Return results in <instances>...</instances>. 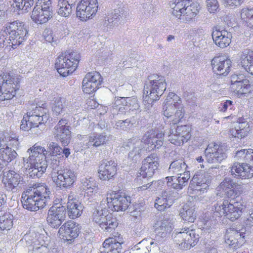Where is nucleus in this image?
Listing matches in <instances>:
<instances>
[{
    "instance_id": "25",
    "label": "nucleus",
    "mask_w": 253,
    "mask_h": 253,
    "mask_svg": "<svg viewBox=\"0 0 253 253\" xmlns=\"http://www.w3.org/2000/svg\"><path fill=\"white\" fill-rule=\"evenodd\" d=\"M179 197V194L175 190L165 191L156 199L155 207L159 211H164L169 208Z\"/></svg>"
},
{
    "instance_id": "14",
    "label": "nucleus",
    "mask_w": 253,
    "mask_h": 253,
    "mask_svg": "<svg viewBox=\"0 0 253 253\" xmlns=\"http://www.w3.org/2000/svg\"><path fill=\"white\" fill-rule=\"evenodd\" d=\"M212 177L211 173L209 172H197L190 181L188 192L197 196L204 193L209 186Z\"/></svg>"
},
{
    "instance_id": "15",
    "label": "nucleus",
    "mask_w": 253,
    "mask_h": 253,
    "mask_svg": "<svg viewBox=\"0 0 253 253\" xmlns=\"http://www.w3.org/2000/svg\"><path fill=\"white\" fill-rule=\"evenodd\" d=\"M130 197L127 196L122 192H112L107 195L106 199L102 200L106 208L110 209L112 211H125L128 206Z\"/></svg>"
},
{
    "instance_id": "42",
    "label": "nucleus",
    "mask_w": 253,
    "mask_h": 253,
    "mask_svg": "<svg viewBox=\"0 0 253 253\" xmlns=\"http://www.w3.org/2000/svg\"><path fill=\"white\" fill-rule=\"evenodd\" d=\"M109 137L104 133H92L88 136V145L99 147L103 145L109 140Z\"/></svg>"
},
{
    "instance_id": "27",
    "label": "nucleus",
    "mask_w": 253,
    "mask_h": 253,
    "mask_svg": "<svg viewBox=\"0 0 253 253\" xmlns=\"http://www.w3.org/2000/svg\"><path fill=\"white\" fill-rule=\"evenodd\" d=\"M231 173L234 177L251 178L253 176V166L245 163H235L231 167Z\"/></svg>"
},
{
    "instance_id": "64",
    "label": "nucleus",
    "mask_w": 253,
    "mask_h": 253,
    "mask_svg": "<svg viewBox=\"0 0 253 253\" xmlns=\"http://www.w3.org/2000/svg\"><path fill=\"white\" fill-rule=\"evenodd\" d=\"M233 108V102L231 100H226L223 103L221 104V107L219 108L222 112H226L228 109L231 110Z\"/></svg>"
},
{
    "instance_id": "52",
    "label": "nucleus",
    "mask_w": 253,
    "mask_h": 253,
    "mask_svg": "<svg viewBox=\"0 0 253 253\" xmlns=\"http://www.w3.org/2000/svg\"><path fill=\"white\" fill-rule=\"evenodd\" d=\"M112 12L116 19H118L121 25L124 24L126 22L129 15L128 9L124 7L115 9Z\"/></svg>"
},
{
    "instance_id": "21",
    "label": "nucleus",
    "mask_w": 253,
    "mask_h": 253,
    "mask_svg": "<svg viewBox=\"0 0 253 253\" xmlns=\"http://www.w3.org/2000/svg\"><path fill=\"white\" fill-rule=\"evenodd\" d=\"M68 120L61 119L53 129V135L56 140L60 141L64 145H67L70 142L71 131L68 126Z\"/></svg>"
},
{
    "instance_id": "50",
    "label": "nucleus",
    "mask_w": 253,
    "mask_h": 253,
    "mask_svg": "<svg viewBox=\"0 0 253 253\" xmlns=\"http://www.w3.org/2000/svg\"><path fill=\"white\" fill-rule=\"evenodd\" d=\"M18 87L0 86V100H10L16 94V91Z\"/></svg>"
},
{
    "instance_id": "40",
    "label": "nucleus",
    "mask_w": 253,
    "mask_h": 253,
    "mask_svg": "<svg viewBox=\"0 0 253 253\" xmlns=\"http://www.w3.org/2000/svg\"><path fill=\"white\" fill-rule=\"evenodd\" d=\"M188 0H172L170 6L172 9V14L175 17L181 18L182 12L184 11L186 6L189 4Z\"/></svg>"
},
{
    "instance_id": "60",
    "label": "nucleus",
    "mask_w": 253,
    "mask_h": 253,
    "mask_svg": "<svg viewBox=\"0 0 253 253\" xmlns=\"http://www.w3.org/2000/svg\"><path fill=\"white\" fill-rule=\"evenodd\" d=\"M247 150L248 149H241L237 151L235 155L236 160L239 161H243L245 163H247V155H248Z\"/></svg>"
},
{
    "instance_id": "16",
    "label": "nucleus",
    "mask_w": 253,
    "mask_h": 253,
    "mask_svg": "<svg viewBox=\"0 0 253 253\" xmlns=\"http://www.w3.org/2000/svg\"><path fill=\"white\" fill-rule=\"evenodd\" d=\"M98 8L97 0H80L76 7L77 17L81 21L92 19Z\"/></svg>"
},
{
    "instance_id": "43",
    "label": "nucleus",
    "mask_w": 253,
    "mask_h": 253,
    "mask_svg": "<svg viewBox=\"0 0 253 253\" xmlns=\"http://www.w3.org/2000/svg\"><path fill=\"white\" fill-rule=\"evenodd\" d=\"M13 215L9 212L0 213V229L2 231L10 230L13 225Z\"/></svg>"
},
{
    "instance_id": "20",
    "label": "nucleus",
    "mask_w": 253,
    "mask_h": 253,
    "mask_svg": "<svg viewBox=\"0 0 253 253\" xmlns=\"http://www.w3.org/2000/svg\"><path fill=\"white\" fill-rule=\"evenodd\" d=\"M66 215V208L61 204H56L52 206L48 211L47 222L52 227L58 228L64 220Z\"/></svg>"
},
{
    "instance_id": "38",
    "label": "nucleus",
    "mask_w": 253,
    "mask_h": 253,
    "mask_svg": "<svg viewBox=\"0 0 253 253\" xmlns=\"http://www.w3.org/2000/svg\"><path fill=\"white\" fill-rule=\"evenodd\" d=\"M20 79L13 73H3L0 75V86L18 87Z\"/></svg>"
},
{
    "instance_id": "36",
    "label": "nucleus",
    "mask_w": 253,
    "mask_h": 253,
    "mask_svg": "<svg viewBox=\"0 0 253 253\" xmlns=\"http://www.w3.org/2000/svg\"><path fill=\"white\" fill-rule=\"evenodd\" d=\"M250 131L249 125L245 122H236L231 127L229 133L234 137L242 138L247 136Z\"/></svg>"
},
{
    "instance_id": "9",
    "label": "nucleus",
    "mask_w": 253,
    "mask_h": 253,
    "mask_svg": "<svg viewBox=\"0 0 253 253\" xmlns=\"http://www.w3.org/2000/svg\"><path fill=\"white\" fill-rule=\"evenodd\" d=\"M52 167L51 177L57 187L70 188L76 182L77 174L75 171L67 168L62 169L57 163Z\"/></svg>"
},
{
    "instance_id": "2",
    "label": "nucleus",
    "mask_w": 253,
    "mask_h": 253,
    "mask_svg": "<svg viewBox=\"0 0 253 253\" xmlns=\"http://www.w3.org/2000/svg\"><path fill=\"white\" fill-rule=\"evenodd\" d=\"M50 194L49 189L45 184L36 183L22 194L23 207L34 211L43 208L50 200Z\"/></svg>"
},
{
    "instance_id": "55",
    "label": "nucleus",
    "mask_w": 253,
    "mask_h": 253,
    "mask_svg": "<svg viewBox=\"0 0 253 253\" xmlns=\"http://www.w3.org/2000/svg\"><path fill=\"white\" fill-rule=\"evenodd\" d=\"M119 25L121 24L118 19H116V17L113 12L110 14H108L106 15L103 22V26L109 29H112L114 27L118 26Z\"/></svg>"
},
{
    "instance_id": "3",
    "label": "nucleus",
    "mask_w": 253,
    "mask_h": 253,
    "mask_svg": "<svg viewBox=\"0 0 253 253\" xmlns=\"http://www.w3.org/2000/svg\"><path fill=\"white\" fill-rule=\"evenodd\" d=\"M45 148L35 144L27 151L29 156L23 157V164L32 178L40 177L45 172L47 164Z\"/></svg>"
},
{
    "instance_id": "22",
    "label": "nucleus",
    "mask_w": 253,
    "mask_h": 253,
    "mask_svg": "<svg viewBox=\"0 0 253 253\" xmlns=\"http://www.w3.org/2000/svg\"><path fill=\"white\" fill-rule=\"evenodd\" d=\"M159 167V159L157 154H152L146 157L142 162L139 170V174L143 177H150L153 175Z\"/></svg>"
},
{
    "instance_id": "57",
    "label": "nucleus",
    "mask_w": 253,
    "mask_h": 253,
    "mask_svg": "<svg viewBox=\"0 0 253 253\" xmlns=\"http://www.w3.org/2000/svg\"><path fill=\"white\" fill-rule=\"evenodd\" d=\"M235 184L233 182V180L228 178H226L220 184L219 188L222 189L225 192L228 193V190L231 191V189L234 187Z\"/></svg>"
},
{
    "instance_id": "23",
    "label": "nucleus",
    "mask_w": 253,
    "mask_h": 253,
    "mask_svg": "<svg viewBox=\"0 0 253 253\" xmlns=\"http://www.w3.org/2000/svg\"><path fill=\"white\" fill-rule=\"evenodd\" d=\"M102 78L97 72L87 73L83 81L82 89L85 93L89 94L95 91L101 85Z\"/></svg>"
},
{
    "instance_id": "62",
    "label": "nucleus",
    "mask_w": 253,
    "mask_h": 253,
    "mask_svg": "<svg viewBox=\"0 0 253 253\" xmlns=\"http://www.w3.org/2000/svg\"><path fill=\"white\" fill-rule=\"evenodd\" d=\"M130 123L131 121L129 119H126L124 121L119 120L116 122L114 127L118 129L126 130Z\"/></svg>"
},
{
    "instance_id": "41",
    "label": "nucleus",
    "mask_w": 253,
    "mask_h": 253,
    "mask_svg": "<svg viewBox=\"0 0 253 253\" xmlns=\"http://www.w3.org/2000/svg\"><path fill=\"white\" fill-rule=\"evenodd\" d=\"M241 65L244 69L253 75V51L248 50L244 52L241 58Z\"/></svg>"
},
{
    "instance_id": "11",
    "label": "nucleus",
    "mask_w": 253,
    "mask_h": 253,
    "mask_svg": "<svg viewBox=\"0 0 253 253\" xmlns=\"http://www.w3.org/2000/svg\"><path fill=\"white\" fill-rule=\"evenodd\" d=\"M103 202H101L98 209L95 211L92 215L93 220L96 222L102 230L110 232L118 226L116 218L113 217Z\"/></svg>"
},
{
    "instance_id": "28",
    "label": "nucleus",
    "mask_w": 253,
    "mask_h": 253,
    "mask_svg": "<svg viewBox=\"0 0 253 253\" xmlns=\"http://www.w3.org/2000/svg\"><path fill=\"white\" fill-rule=\"evenodd\" d=\"M117 164L112 160H105L99 167L98 177L102 180L112 178L117 173Z\"/></svg>"
},
{
    "instance_id": "45",
    "label": "nucleus",
    "mask_w": 253,
    "mask_h": 253,
    "mask_svg": "<svg viewBox=\"0 0 253 253\" xmlns=\"http://www.w3.org/2000/svg\"><path fill=\"white\" fill-rule=\"evenodd\" d=\"M231 89L238 96H241L246 94L250 93L252 90V87L250 84L248 80H245L237 85H234L233 87H231Z\"/></svg>"
},
{
    "instance_id": "58",
    "label": "nucleus",
    "mask_w": 253,
    "mask_h": 253,
    "mask_svg": "<svg viewBox=\"0 0 253 253\" xmlns=\"http://www.w3.org/2000/svg\"><path fill=\"white\" fill-rule=\"evenodd\" d=\"M206 6L208 11L211 13H214L219 8L217 0H206Z\"/></svg>"
},
{
    "instance_id": "10",
    "label": "nucleus",
    "mask_w": 253,
    "mask_h": 253,
    "mask_svg": "<svg viewBox=\"0 0 253 253\" xmlns=\"http://www.w3.org/2000/svg\"><path fill=\"white\" fill-rule=\"evenodd\" d=\"M80 56L77 52H65L60 55L55 61V68L58 73L67 77L74 71L79 63Z\"/></svg>"
},
{
    "instance_id": "51",
    "label": "nucleus",
    "mask_w": 253,
    "mask_h": 253,
    "mask_svg": "<svg viewBox=\"0 0 253 253\" xmlns=\"http://www.w3.org/2000/svg\"><path fill=\"white\" fill-rule=\"evenodd\" d=\"M65 103L66 100L64 98H55L52 105L53 114L56 116L61 114L66 106Z\"/></svg>"
},
{
    "instance_id": "33",
    "label": "nucleus",
    "mask_w": 253,
    "mask_h": 253,
    "mask_svg": "<svg viewBox=\"0 0 253 253\" xmlns=\"http://www.w3.org/2000/svg\"><path fill=\"white\" fill-rule=\"evenodd\" d=\"M83 206L76 199H75L74 195L70 194L68 196V202L67 203V210L68 214L70 218L74 219L81 215Z\"/></svg>"
},
{
    "instance_id": "53",
    "label": "nucleus",
    "mask_w": 253,
    "mask_h": 253,
    "mask_svg": "<svg viewBox=\"0 0 253 253\" xmlns=\"http://www.w3.org/2000/svg\"><path fill=\"white\" fill-rule=\"evenodd\" d=\"M19 145L18 139L15 136H12L8 134L0 138V147H16Z\"/></svg>"
},
{
    "instance_id": "6",
    "label": "nucleus",
    "mask_w": 253,
    "mask_h": 253,
    "mask_svg": "<svg viewBox=\"0 0 253 253\" xmlns=\"http://www.w3.org/2000/svg\"><path fill=\"white\" fill-rule=\"evenodd\" d=\"M49 115L43 107H36L35 109L27 113L21 121L20 128L25 131H31V133L38 134L42 130L38 128L40 125L46 123Z\"/></svg>"
},
{
    "instance_id": "39",
    "label": "nucleus",
    "mask_w": 253,
    "mask_h": 253,
    "mask_svg": "<svg viewBox=\"0 0 253 253\" xmlns=\"http://www.w3.org/2000/svg\"><path fill=\"white\" fill-rule=\"evenodd\" d=\"M199 9L200 5L198 3L188 4L182 13L181 18L179 19L186 21H190L198 14Z\"/></svg>"
},
{
    "instance_id": "47",
    "label": "nucleus",
    "mask_w": 253,
    "mask_h": 253,
    "mask_svg": "<svg viewBox=\"0 0 253 253\" xmlns=\"http://www.w3.org/2000/svg\"><path fill=\"white\" fill-rule=\"evenodd\" d=\"M187 166L182 160L172 162L169 167V172L172 174H179L187 171Z\"/></svg>"
},
{
    "instance_id": "19",
    "label": "nucleus",
    "mask_w": 253,
    "mask_h": 253,
    "mask_svg": "<svg viewBox=\"0 0 253 253\" xmlns=\"http://www.w3.org/2000/svg\"><path fill=\"white\" fill-rule=\"evenodd\" d=\"M191 128L189 126H179L171 128L168 132L169 140L172 144L180 146L187 142L191 137Z\"/></svg>"
},
{
    "instance_id": "13",
    "label": "nucleus",
    "mask_w": 253,
    "mask_h": 253,
    "mask_svg": "<svg viewBox=\"0 0 253 253\" xmlns=\"http://www.w3.org/2000/svg\"><path fill=\"white\" fill-rule=\"evenodd\" d=\"M172 234L174 242L182 249H189L197 244L199 235L195 230L189 228H184L175 230Z\"/></svg>"
},
{
    "instance_id": "44",
    "label": "nucleus",
    "mask_w": 253,
    "mask_h": 253,
    "mask_svg": "<svg viewBox=\"0 0 253 253\" xmlns=\"http://www.w3.org/2000/svg\"><path fill=\"white\" fill-rule=\"evenodd\" d=\"M180 215L185 222L193 223L197 217V214L193 207H190L188 205H184L180 211Z\"/></svg>"
},
{
    "instance_id": "63",
    "label": "nucleus",
    "mask_w": 253,
    "mask_h": 253,
    "mask_svg": "<svg viewBox=\"0 0 253 253\" xmlns=\"http://www.w3.org/2000/svg\"><path fill=\"white\" fill-rule=\"evenodd\" d=\"M162 182L161 180L157 181H153L151 183H148L146 185H142V186L137 188L138 191L145 190L149 188H154L156 189L158 188V186L162 184Z\"/></svg>"
},
{
    "instance_id": "17",
    "label": "nucleus",
    "mask_w": 253,
    "mask_h": 253,
    "mask_svg": "<svg viewBox=\"0 0 253 253\" xmlns=\"http://www.w3.org/2000/svg\"><path fill=\"white\" fill-rule=\"evenodd\" d=\"M154 222L153 227L157 240L160 238L164 239L168 237L174 228L173 216L159 217Z\"/></svg>"
},
{
    "instance_id": "56",
    "label": "nucleus",
    "mask_w": 253,
    "mask_h": 253,
    "mask_svg": "<svg viewBox=\"0 0 253 253\" xmlns=\"http://www.w3.org/2000/svg\"><path fill=\"white\" fill-rule=\"evenodd\" d=\"M231 234V235L229 238L227 240L226 243L235 247H236V244L238 242V240L244 238V236L242 233L238 232L236 230H233Z\"/></svg>"
},
{
    "instance_id": "31",
    "label": "nucleus",
    "mask_w": 253,
    "mask_h": 253,
    "mask_svg": "<svg viewBox=\"0 0 253 253\" xmlns=\"http://www.w3.org/2000/svg\"><path fill=\"white\" fill-rule=\"evenodd\" d=\"M211 36L214 42L220 48L227 47L231 42V34L226 30H220L215 28Z\"/></svg>"
},
{
    "instance_id": "7",
    "label": "nucleus",
    "mask_w": 253,
    "mask_h": 253,
    "mask_svg": "<svg viewBox=\"0 0 253 253\" xmlns=\"http://www.w3.org/2000/svg\"><path fill=\"white\" fill-rule=\"evenodd\" d=\"M243 207L240 202L223 199L215 203L212 211L216 215L220 216L224 215L226 218L234 221L242 215Z\"/></svg>"
},
{
    "instance_id": "35",
    "label": "nucleus",
    "mask_w": 253,
    "mask_h": 253,
    "mask_svg": "<svg viewBox=\"0 0 253 253\" xmlns=\"http://www.w3.org/2000/svg\"><path fill=\"white\" fill-rule=\"evenodd\" d=\"M52 12L48 10H44L40 7L35 6L31 15V18L37 24L45 23L52 17Z\"/></svg>"
},
{
    "instance_id": "59",
    "label": "nucleus",
    "mask_w": 253,
    "mask_h": 253,
    "mask_svg": "<svg viewBox=\"0 0 253 253\" xmlns=\"http://www.w3.org/2000/svg\"><path fill=\"white\" fill-rule=\"evenodd\" d=\"M35 6L40 7L42 9L48 10L52 12L51 0H38Z\"/></svg>"
},
{
    "instance_id": "1",
    "label": "nucleus",
    "mask_w": 253,
    "mask_h": 253,
    "mask_svg": "<svg viewBox=\"0 0 253 253\" xmlns=\"http://www.w3.org/2000/svg\"><path fill=\"white\" fill-rule=\"evenodd\" d=\"M163 132L154 133L153 131H148L141 140L137 137H132L124 144V147L132 148L128 154V158L136 162L141 153L145 151H152L161 147L163 144Z\"/></svg>"
},
{
    "instance_id": "61",
    "label": "nucleus",
    "mask_w": 253,
    "mask_h": 253,
    "mask_svg": "<svg viewBox=\"0 0 253 253\" xmlns=\"http://www.w3.org/2000/svg\"><path fill=\"white\" fill-rule=\"evenodd\" d=\"M245 80H247L245 78V77L241 74L237 75L234 74L231 77V87H233L234 85H237L238 84L241 83V82L244 81Z\"/></svg>"
},
{
    "instance_id": "30",
    "label": "nucleus",
    "mask_w": 253,
    "mask_h": 253,
    "mask_svg": "<svg viewBox=\"0 0 253 253\" xmlns=\"http://www.w3.org/2000/svg\"><path fill=\"white\" fill-rule=\"evenodd\" d=\"M23 239L29 246L30 253H46L48 248L40 242L39 237L37 238L36 234H26Z\"/></svg>"
},
{
    "instance_id": "4",
    "label": "nucleus",
    "mask_w": 253,
    "mask_h": 253,
    "mask_svg": "<svg viewBox=\"0 0 253 253\" xmlns=\"http://www.w3.org/2000/svg\"><path fill=\"white\" fill-rule=\"evenodd\" d=\"M167 88L164 77L158 75L149 76L144 87L143 102L147 108L152 107L154 102L158 100Z\"/></svg>"
},
{
    "instance_id": "32",
    "label": "nucleus",
    "mask_w": 253,
    "mask_h": 253,
    "mask_svg": "<svg viewBox=\"0 0 253 253\" xmlns=\"http://www.w3.org/2000/svg\"><path fill=\"white\" fill-rule=\"evenodd\" d=\"M123 243L122 238L119 236L109 238L104 242L101 253H119Z\"/></svg>"
},
{
    "instance_id": "26",
    "label": "nucleus",
    "mask_w": 253,
    "mask_h": 253,
    "mask_svg": "<svg viewBox=\"0 0 253 253\" xmlns=\"http://www.w3.org/2000/svg\"><path fill=\"white\" fill-rule=\"evenodd\" d=\"M211 64L215 74L225 76L230 72L231 61L224 56H217L211 60Z\"/></svg>"
},
{
    "instance_id": "48",
    "label": "nucleus",
    "mask_w": 253,
    "mask_h": 253,
    "mask_svg": "<svg viewBox=\"0 0 253 253\" xmlns=\"http://www.w3.org/2000/svg\"><path fill=\"white\" fill-rule=\"evenodd\" d=\"M62 152L61 147L56 143L54 142H49L47 145V149H45L44 154L46 158L59 157L58 156L61 155Z\"/></svg>"
},
{
    "instance_id": "5",
    "label": "nucleus",
    "mask_w": 253,
    "mask_h": 253,
    "mask_svg": "<svg viewBox=\"0 0 253 253\" xmlns=\"http://www.w3.org/2000/svg\"><path fill=\"white\" fill-rule=\"evenodd\" d=\"M163 110L167 121L173 125L181 122L185 113L181 98L173 92H169L167 96Z\"/></svg>"
},
{
    "instance_id": "54",
    "label": "nucleus",
    "mask_w": 253,
    "mask_h": 253,
    "mask_svg": "<svg viewBox=\"0 0 253 253\" xmlns=\"http://www.w3.org/2000/svg\"><path fill=\"white\" fill-rule=\"evenodd\" d=\"M33 4L34 0H13L12 5L17 10L28 11Z\"/></svg>"
},
{
    "instance_id": "49",
    "label": "nucleus",
    "mask_w": 253,
    "mask_h": 253,
    "mask_svg": "<svg viewBox=\"0 0 253 253\" xmlns=\"http://www.w3.org/2000/svg\"><path fill=\"white\" fill-rule=\"evenodd\" d=\"M57 6V13L59 15L64 17H68L71 15L74 6L70 5L68 1L59 0Z\"/></svg>"
},
{
    "instance_id": "12",
    "label": "nucleus",
    "mask_w": 253,
    "mask_h": 253,
    "mask_svg": "<svg viewBox=\"0 0 253 253\" xmlns=\"http://www.w3.org/2000/svg\"><path fill=\"white\" fill-rule=\"evenodd\" d=\"M2 183L5 190L12 193H17L22 191L28 184L22 174L13 170H8L3 172Z\"/></svg>"
},
{
    "instance_id": "46",
    "label": "nucleus",
    "mask_w": 253,
    "mask_h": 253,
    "mask_svg": "<svg viewBox=\"0 0 253 253\" xmlns=\"http://www.w3.org/2000/svg\"><path fill=\"white\" fill-rule=\"evenodd\" d=\"M240 17L246 26L253 30V7H245L240 11Z\"/></svg>"
},
{
    "instance_id": "34",
    "label": "nucleus",
    "mask_w": 253,
    "mask_h": 253,
    "mask_svg": "<svg viewBox=\"0 0 253 253\" xmlns=\"http://www.w3.org/2000/svg\"><path fill=\"white\" fill-rule=\"evenodd\" d=\"M80 188L84 192V195L87 196L93 195L98 190L97 182L92 177H84L80 181Z\"/></svg>"
},
{
    "instance_id": "24",
    "label": "nucleus",
    "mask_w": 253,
    "mask_h": 253,
    "mask_svg": "<svg viewBox=\"0 0 253 253\" xmlns=\"http://www.w3.org/2000/svg\"><path fill=\"white\" fill-rule=\"evenodd\" d=\"M205 153L207 162L209 163H219L227 157L225 151L217 144L209 145Z\"/></svg>"
},
{
    "instance_id": "37",
    "label": "nucleus",
    "mask_w": 253,
    "mask_h": 253,
    "mask_svg": "<svg viewBox=\"0 0 253 253\" xmlns=\"http://www.w3.org/2000/svg\"><path fill=\"white\" fill-rule=\"evenodd\" d=\"M174 183H172L173 181V176L166 177L165 179L167 181V184L168 187H172L174 190L181 189L183 186H185L188 180L189 179L190 176L189 171L178 174Z\"/></svg>"
},
{
    "instance_id": "8",
    "label": "nucleus",
    "mask_w": 253,
    "mask_h": 253,
    "mask_svg": "<svg viewBox=\"0 0 253 253\" xmlns=\"http://www.w3.org/2000/svg\"><path fill=\"white\" fill-rule=\"evenodd\" d=\"M1 32L9 36L8 46L13 49L17 48L26 41L28 34L25 24L17 21L5 24Z\"/></svg>"
},
{
    "instance_id": "18",
    "label": "nucleus",
    "mask_w": 253,
    "mask_h": 253,
    "mask_svg": "<svg viewBox=\"0 0 253 253\" xmlns=\"http://www.w3.org/2000/svg\"><path fill=\"white\" fill-rule=\"evenodd\" d=\"M139 105L134 97L115 98L111 112L113 115L124 114L139 109Z\"/></svg>"
},
{
    "instance_id": "29",
    "label": "nucleus",
    "mask_w": 253,
    "mask_h": 253,
    "mask_svg": "<svg viewBox=\"0 0 253 253\" xmlns=\"http://www.w3.org/2000/svg\"><path fill=\"white\" fill-rule=\"evenodd\" d=\"M79 229L73 221L65 222L59 228L58 233L60 238L65 241H72L78 237Z\"/></svg>"
}]
</instances>
